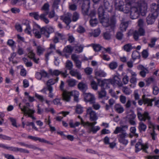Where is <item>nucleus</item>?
<instances>
[{
    "label": "nucleus",
    "instance_id": "1",
    "mask_svg": "<svg viewBox=\"0 0 159 159\" xmlns=\"http://www.w3.org/2000/svg\"><path fill=\"white\" fill-rule=\"evenodd\" d=\"M147 9V4L144 0H126L125 7L121 11L127 13L130 11V18L134 19L139 17L140 13L145 14Z\"/></svg>",
    "mask_w": 159,
    "mask_h": 159
},
{
    "label": "nucleus",
    "instance_id": "2",
    "mask_svg": "<svg viewBox=\"0 0 159 159\" xmlns=\"http://www.w3.org/2000/svg\"><path fill=\"white\" fill-rule=\"evenodd\" d=\"M98 12L100 22L102 25L106 27L110 26L111 30H114L116 22L115 18L114 17H112L109 20L108 18L104 17V11L101 6L99 7Z\"/></svg>",
    "mask_w": 159,
    "mask_h": 159
},
{
    "label": "nucleus",
    "instance_id": "3",
    "mask_svg": "<svg viewBox=\"0 0 159 159\" xmlns=\"http://www.w3.org/2000/svg\"><path fill=\"white\" fill-rule=\"evenodd\" d=\"M98 82L99 84L100 82L101 83L100 85L102 87H104L105 85L108 82H110L114 85H117L119 87H121L123 85L120 78L117 75L114 76L112 79H104L103 80H100L98 79Z\"/></svg>",
    "mask_w": 159,
    "mask_h": 159
},
{
    "label": "nucleus",
    "instance_id": "4",
    "mask_svg": "<svg viewBox=\"0 0 159 159\" xmlns=\"http://www.w3.org/2000/svg\"><path fill=\"white\" fill-rule=\"evenodd\" d=\"M142 108H139L138 109L137 115L139 120L140 121H145L146 120L148 121L151 119L149 113L146 111L142 112Z\"/></svg>",
    "mask_w": 159,
    "mask_h": 159
},
{
    "label": "nucleus",
    "instance_id": "5",
    "mask_svg": "<svg viewBox=\"0 0 159 159\" xmlns=\"http://www.w3.org/2000/svg\"><path fill=\"white\" fill-rule=\"evenodd\" d=\"M49 5L48 3H45L41 8L42 10L44 11V13L41 15V17L42 19L43 20V21L46 24H48L49 21V20L46 17L48 14L49 11Z\"/></svg>",
    "mask_w": 159,
    "mask_h": 159
},
{
    "label": "nucleus",
    "instance_id": "6",
    "mask_svg": "<svg viewBox=\"0 0 159 159\" xmlns=\"http://www.w3.org/2000/svg\"><path fill=\"white\" fill-rule=\"evenodd\" d=\"M87 115L89 117L90 120L91 121L96 120L98 117L96 113L91 107H89L86 110Z\"/></svg>",
    "mask_w": 159,
    "mask_h": 159
},
{
    "label": "nucleus",
    "instance_id": "7",
    "mask_svg": "<svg viewBox=\"0 0 159 159\" xmlns=\"http://www.w3.org/2000/svg\"><path fill=\"white\" fill-rule=\"evenodd\" d=\"M128 136V134L125 131H123L118 135L119 142L123 145H127L128 143V140L126 139Z\"/></svg>",
    "mask_w": 159,
    "mask_h": 159
},
{
    "label": "nucleus",
    "instance_id": "8",
    "mask_svg": "<svg viewBox=\"0 0 159 159\" xmlns=\"http://www.w3.org/2000/svg\"><path fill=\"white\" fill-rule=\"evenodd\" d=\"M148 147L147 143L143 144L142 143V141L140 140L136 144V152H138L141 150H143L144 152H147V149H148Z\"/></svg>",
    "mask_w": 159,
    "mask_h": 159
},
{
    "label": "nucleus",
    "instance_id": "9",
    "mask_svg": "<svg viewBox=\"0 0 159 159\" xmlns=\"http://www.w3.org/2000/svg\"><path fill=\"white\" fill-rule=\"evenodd\" d=\"M145 30L142 27H139L138 30H135L133 33V38L134 40L137 41L139 40V36H143L145 35Z\"/></svg>",
    "mask_w": 159,
    "mask_h": 159
},
{
    "label": "nucleus",
    "instance_id": "10",
    "mask_svg": "<svg viewBox=\"0 0 159 159\" xmlns=\"http://www.w3.org/2000/svg\"><path fill=\"white\" fill-rule=\"evenodd\" d=\"M42 28L37 24H35L33 26V33L35 36L37 38L39 39L41 36Z\"/></svg>",
    "mask_w": 159,
    "mask_h": 159
},
{
    "label": "nucleus",
    "instance_id": "11",
    "mask_svg": "<svg viewBox=\"0 0 159 159\" xmlns=\"http://www.w3.org/2000/svg\"><path fill=\"white\" fill-rule=\"evenodd\" d=\"M27 50L28 52V57L36 63L38 64L39 62V59L36 58L35 57V54L33 50L31 47H29L27 48Z\"/></svg>",
    "mask_w": 159,
    "mask_h": 159
},
{
    "label": "nucleus",
    "instance_id": "12",
    "mask_svg": "<svg viewBox=\"0 0 159 159\" xmlns=\"http://www.w3.org/2000/svg\"><path fill=\"white\" fill-rule=\"evenodd\" d=\"M42 30V33L47 38L49 37V34L54 32V29L50 26L43 27Z\"/></svg>",
    "mask_w": 159,
    "mask_h": 159
},
{
    "label": "nucleus",
    "instance_id": "13",
    "mask_svg": "<svg viewBox=\"0 0 159 159\" xmlns=\"http://www.w3.org/2000/svg\"><path fill=\"white\" fill-rule=\"evenodd\" d=\"M157 16V13H155V14L150 13L146 18V22L148 24L152 25L153 24Z\"/></svg>",
    "mask_w": 159,
    "mask_h": 159
},
{
    "label": "nucleus",
    "instance_id": "14",
    "mask_svg": "<svg viewBox=\"0 0 159 159\" xmlns=\"http://www.w3.org/2000/svg\"><path fill=\"white\" fill-rule=\"evenodd\" d=\"M128 122L130 125H135L136 124L134 120L136 117L135 115L133 112H131L126 116Z\"/></svg>",
    "mask_w": 159,
    "mask_h": 159
},
{
    "label": "nucleus",
    "instance_id": "15",
    "mask_svg": "<svg viewBox=\"0 0 159 159\" xmlns=\"http://www.w3.org/2000/svg\"><path fill=\"white\" fill-rule=\"evenodd\" d=\"M71 14L70 13H68L61 16V19L67 25V27H68V28H70L69 25L71 22Z\"/></svg>",
    "mask_w": 159,
    "mask_h": 159
},
{
    "label": "nucleus",
    "instance_id": "16",
    "mask_svg": "<svg viewBox=\"0 0 159 159\" xmlns=\"http://www.w3.org/2000/svg\"><path fill=\"white\" fill-rule=\"evenodd\" d=\"M124 2L122 0H116L115 2V9L117 10L121 11L122 10Z\"/></svg>",
    "mask_w": 159,
    "mask_h": 159
},
{
    "label": "nucleus",
    "instance_id": "17",
    "mask_svg": "<svg viewBox=\"0 0 159 159\" xmlns=\"http://www.w3.org/2000/svg\"><path fill=\"white\" fill-rule=\"evenodd\" d=\"M48 73L44 70H41L39 72L35 74L36 78L39 80H41L42 77H46L48 76Z\"/></svg>",
    "mask_w": 159,
    "mask_h": 159
},
{
    "label": "nucleus",
    "instance_id": "18",
    "mask_svg": "<svg viewBox=\"0 0 159 159\" xmlns=\"http://www.w3.org/2000/svg\"><path fill=\"white\" fill-rule=\"evenodd\" d=\"M62 97L63 100L67 102H69L70 100L71 95L70 92L64 91L62 93Z\"/></svg>",
    "mask_w": 159,
    "mask_h": 159
},
{
    "label": "nucleus",
    "instance_id": "19",
    "mask_svg": "<svg viewBox=\"0 0 159 159\" xmlns=\"http://www.w3.org/2000/svg\"><path fill=\"white\" fill-rule=\"evenodd\" d=\"M85 100L91 103L95 100L94 96L90 93H85L84 94Z\"/></svg>",
    "mask_w": 159,
    "mask_h": 159
},
{
    "label": "nucleus",
    "instance_id": "20",
    "mask_svg": "<svg viewBox=\"0 0 159 159\" xmlns=\"http://www.w3.org/2000/svg\"><path fill=\"white\" fill-rule=\"evenodd\" d=\"M151 13L153 14H155V13H157V16H158V12L159 11V3L158 2L157 5L155 3H153L151 7Z\"/></svg>",
    "mask_w": 159,
    "mask_h": 159
},
{
    "label": "nucleus",
    "instance_id": "21",
    "mask_svg": "<svg viewBox=\"0 0 159 159\" xmlns=\"http://www.w3.org/2000/svg\"><path fill=\"white\" fill-rule=\"evenodd\" d=\"M95 77H104L107 75V73L103 70L98 69L94 71Z\"/></svg>",
    "mask_w": 159,
    "mask_h": 159
},
{
    "label": "nucleus",
    "instance_id": "22",
    "mask_svg": "<svg viewBox=\"0 0 159 159\" xmlns=\"http://www.w3.org/2000/svg\"><path fill=\"white\" fill-rule=\"evenodd\" d=\"M135 48L133 46L132 44L130 43L126 44L122 48L123 50L127 52H130L133 49Z\"/></svg>",
    "mask_w": 159,
    "mask_h": 159
},
{
    "label": "nucleus",
    "instance_id": "23",
    "mask_svg": "<svg viewBox=\"0 0 159 159\" xmlns=\"http://www.w3.org/2000/svg\"><path fill=\"white\" fill-rule=\"evenodd\" d=\"M114 109L115 111L119 114L122 113L124 111L123 107L119 104H116L114 106Z\"/></svg>",
    "mask_w": 159,
    "mask_h": 159
},
{
    "label": "nucleus",
    "instance_id": "24",
    "mask_svg": "<svg viewBox=\"0 0 159 159\" xmlns=\"http://www.w3.org/2000/svg\"><path fill=\"white\" fill-rule=\"evenodd\" d=\"M143 98L144 101V104H147V106H152V102L155 100V98L150 99L145 98V95L143 96Z\"/></svg>",
    "mask_w": 159,
    "mask_h": 159
},
{
    "label": "nucleus",
    "instance_id": "25",
    "mask_svg": "<svg viewBox=\"0 0 159 159\" xmlns=\"http://www.w3.org/2000/svg\"><path fill=\"white\" fill-rule=\"evenodd\" d=\"M78 89L83 92H85L87 89V85L83 82H80L78 85Z\"/></svg>",
    "mask_w": 159,
    "mask_h": 159
},
{
    "label": "nucleus",
    "instance_id": "26",
    "mask_svg": "<svg viewBox=\"0 0 159 159\" xmlns=\"http://www.w3.org/2000/svg\"><path fill=\"white\" fill-rule=\"evenodd\" d=\"M34 110L30 109L29 110H28V111H26L25 112V115H28V117H31L34 120H35L36 118L33 116V114H34Z\"/></svg>",
    "mask_w": 159,
    "mask_h": 159
},
{
    "label": "nucleus",
    "instance_id": "27",
    "mask_svg": "<svg viewBox=\"0 0 159 159\" xmlns=\"http://www.w3.org/2000/svg\"><path fill=\"white\" fill-rule=\"evenodd\" d=\"M128 126L127 125L123 126L122 127H116L115 130L114 131V133L115 134H118V133H121L123 131H125L123 130V128H125L128 129Z\"/></svg>",
    "mask_w": 159,
    "mask_h": 159
},
{
    "label": "nucleus",
    "instance_id": "28",
    "mask_svg": "<svg viewBox=\"0 0 159 159\" xmlns=\"http://www.w3.org/2000/svg\"><path fill=\"white\" fill-rule=\"evenodd\" d=\"M84 46L81 45H76L73 48L75 50V52L80 53L83 50Z\"/></svg>",
    "mask_w": 159,
    "mask_h": 159
},
{
    "label": "nucleus",
    "instance_id": "29",
    "mask_svg": "<svg viewBox=\"0 0 159 159\" xmlns=\"http://www.w3.org/2000/svg\"><path fill=\"white\" fill-rule=\"evenodd\" d=\"M138 127V129L140 132H145L147 129V126L142 122H139Z\"/></svg>",
    "mask_w": 159,
    "mask_h": 159
},
{
    "label": "nucleus",
    "instance_id": "30",
    "mask_svg": "<svg viewBox=\"0 0 159 159\" xmlns=\"http://www.w3.org/2000/svg\"><path fill=\"white\" fill-rule=\"evenodd\" d=\"M71 96H73L74 97V100L75 101L78 102V97L79 93L78 91L76 90H73L70 92Z\"/></svg>",
    "mask_w": 159,
    "mask_h": 159
},
{
    "label": "nucleus",
    "instance_id": "31",
    "mask_svg": "<svg viewBox=\"0 0 159 159\" xmlns=\"http://www.w3.org/2000/svg\"><path fill=\"white\" fill-rule=\"evenodd\" d=\"M29 15L34 18L36 20H39L40 19L42 20L43 21V20L41 19V15H39L38 12H32L29 13Z\"/></svg>",
    "mask_w": 159,
    "mask_h": 159
},
{
    "label": "nucleus",
    "instance_id": "32",
    "mask_svg": "<svg viewBox=\"0 0 159 159\" xmlns=\"http://www.w3.org/2000/svg\"><path fill=\"white\" fill-rule=\"evenodd\" d=\"M45 51V49L43 47L40 45L37 46L36 48V52L38 55L40 56Z\"/></svg>",
    "mask_w": 159,
    "mask_h": 159
},
{
    "label": "nucleus",
    "instance_id": "33",
    "mask_svg": "<svg viewBox=\"0 0 159 159\" xmlns=\"http://www.w3.org/2000/svg\"><path fill=\"white\" fill-rule=\"evenodd\" d=\"M13 152H20L24 153H29V151L26 149L22 148H19L16 147H14Z\"/></svg>",
    "mask_w": 159,
    "mask_h": 159
},
{
    "label": "nucleus",
    "instance_id": "34",
    "mask_svg": "<svg viewBox=\"0 0 159 159\" xmlns=\"http://www.w3.org/2000/svg\"><path fill=\"white\" fill-rule=\"evenodd\" d=\"M89 127V130L90 132H92L93 133L95 134L98 130H100V128L98 126H87Z\"/></svg>",
    "mask_w": 159,
    "mask_h": 159
},
{
    "label": "nucleus",
    "instance_id": "35",
    "mask_svg": "<svg viewBox=\"0 0 159 159\" xmlns=\"http://www.w3.org/2000/svg\"><path fill=\"white\" fill-rule=\"evenodd\" d=\"M118 63L116 61H112L108 65V67L112 70L116 69L118 67Z\"/></svg>",
    "mask_w": 159,
    "mask_h": 159
},
{
    "label": "nucleus",
    "instance_id": "36",
    "mask_svg": "<svg viewBox=\"0 0 159 159\" xmlns=\"http://www.w3.org/2000/svg\"><path fill=\"white\" fill-rule=\"evenodd\" d=\"M128 25V23L127 22H122L120 25V29L122 31H126Z\"/></svg>",
    "mask_w": 159,
    "mask_h": 159
},
{
    "label": "nucleus",
    "instance_id": "37",
    "mask_svg": "<svg viewBox=\"0 0 159 159\" xmlns=\"http://www.w3.org/2000/svg\"><path fill=\"white\" fill-rule=\"evenodd\" d=\"M48 17L50 18L55 17L57 20L58 18V16L56 14L54 10H52L49 12H48Z\"/></svg>",
    "mask_w": 159,
    "mask_h": 159
},
{
    "label": "nucleus",
    "instance_id": "38",
    "mask_svg": "<svg viewBox=\"0 0 159 159\" xmlns=\"http://www.w3.org/2000/svg\"><path fill=\"white\" fill-rule=\"evenodd\" d=\"M58 78L57 77L56 79H51L48 80L47 83V88L49 86H51V85L54 84L58 81Z\"/></svg>",
    "mask_w": 159,
    "mask_h": 159
},
{
    "label": "nucleus",
    "instance_id": "39",
    "mask_svg": "<svg viewBox=\"0 0 159 159\" xmlns=\"http://www.w3.org/2000/svg\"><path fill=\"white\" fill-rule=\"evenodd\" d=\"M0 147L12 152L14 148L13 146H9L2 143L0 144Z\"/></svg>",
    "mask_w": 159,
    "mask_h": 159
},
{
    "label": "nucleus",
    "instance_id": "40",
    "mask_svg": "<svg viewBox=\"0 0 159 159\" xmlns=\"http://www.w3.org/2000/svg\"><path fill=\"white\" fill-rule=\"evenodd\" d=\"M94 50L96 52H98L102 49H103V47H101L98 44H92Z\"/></svg>",
    "mask_w": 159,
    "mask_h": 159
},
{
    "label": "nucleus",
    "instance_id": "41",
    "mask_svg": "<svg viewBox=\"0 0 159 159\" xmlns=\"http://www.w3.org/2000/svg\"><path fill=\"white\" fill-rule=\"evenodd\" d=\"M75 111L78 114L82 113L83 111V107L80 105H77L76 107Z\"/></svg>",
    "mask_w": 159,
    "mask_h": 159
},
{
    "label": "nucleus",
    "instance_id": "42",
    "mask_svg": "<svg viewBox=\"0 0 159 159\" xmlns=\"http://www.w3.org/2000/svg\"><path fill=\"white\" fill-rule=\"evenodd\" d=\"M157 40V39L155 37H153L151 39L150 43L148 44V46L152 48L155 45V42Z\"/></svg>",
    "mask_w": 159,
    "mask_h": 159
},
{
    "label": "nucleus",
    "instance_id": "43",
    "mask_svg": "<svg viewBox=\"0 0 159 159\" xmlns=\"http://www.w3.org/2000/svg\"><path fill=\"white\" fill-rule=\"evenodd\" d=\"M66 67L69 70H71L73 67L72 62L69 60H67L66 63Z\"/></svg>",
    "mask_w": 159,
    "mask_h": 159
},
{
    "label": "nucleus",
    "instance_id": "44",
    "mask_svg": "<svg viewBox=\"0 0 159 159\" xmlns=\"http://www.w3.org/2000/svg\"><path fill=\"white\" fill-rule=\"evenodd\" d=\"M79 14L77 12L75 11L73 13L72 16V20L73 21H76L79 18Z\"/></svg>",
    "mask_w": 159,
    "mask_h": 159
},
{
    "label": "nucleus",
    "instance_id": "45",
    "mask_svg": "<svg viewBox=\"0 0 159 159\" xmlns=\"http://www.w3.org/2000/svg\"><path fill=\"white\" fill-rule=\"evenodd\" d=\"M73 49V48H72L70 46L68 45L64 48L63 52L66 53H71Z\"/></svg>",
    "mask_w": 159,
    "mask_h": 159
},
{
    "label": "nucleus",
    "instance_id": "46",
    "mask_svg": "<svg viewBox=\"0 0 159 159\" xmlns=\"http://www.w3.org/2000/svg\"><path fill=\"white\" fill-rule=\"evenodd\" d=\"M68 84L70 87H73L76 84V80L73 79H70L67 80Z\"/></svg>",
    "mask_w": 159,
    "mask_h": 159
},
{
    "label": "nucleus",
    "instance_id": "47",
    "mask_svg": "<svg viewBox=\"0 0 159 159\" xmlns=\"http://www.w3.org/2000/svg\"><path fill=\"white\" fill-rule=\"evenodd\" d=\"M81 123L83 124L84 126H94L97 123L96 122H94L92 123H90L89 122H84L83 121V119L82 118H81Z\"/></svg>",
    "mask_w": 159,
    "mask_h": 159
},
{
    "label": "nucleus",
    "instance_id": "48",
    "mask_svg": "<svg viewBox=\"0 0 159 159\" xmlns=\"http://www.w3.org/2000/svg\"><path fill=\"white\" fill-rule=\"evenodd\" d=\"M98 97L100 98H102L106 96V93L104 89H102L100 91H98Z\"/></svg>",
    "mask_w": 159,
    "mask_h": 159
},
{
    "label": "nucleus",
    "instance_id": "49",
    "mask_svg": "<svg viewBox=\"0 0 159 159\" xmlns=\"http://www.w3.org/2000/svg\"><path fill=\"white\" fill-rule=\"evenodd\" d=\"M91 104H93L92 107L93 109L95 110H99L101 107L100 104L98 102H95L94 101Z\"/></svg>",
    "mask_w": 159,
    "mask_h": 159
},
{
    "label": "nucleus",
    "instance_id": "50",
    "mask_svg": "<svg viewBox=\"0 0 159 159\" xmlns=\"http://www.w3.org/2000/svg\"><path fill=\"white\" fill-rule=\"evenodd\" d=\"M48 90L49 91V93L48 94V96L51 98H53L54 97V94L52 93L53 88L52 86L48 87L47 88Z\"/></svg>",
    "mask_w": 159,
    "mask_h": 159
},
{
    "label": "nucleus",
    "instance_id": "51",
    "mask_svg": "<svg viewBox=\"0 0 159 159\" xmlns=\"http://www.w3.org/2000/svg\"><path fill=\"white\" fill-rule=\"evenodd\" d=\"M49 72L52 75L57 76L61 73V71L58 70H49Z\"/></svg>",
    "mask_w": 159,
    "mask_h": 159
},
{
    "label": "nucleus",
    "instance_id": "52",
    "mask_svg": "<svg viewBox=\"0 0 159 159\" xmlns=\"http://www.w3.org/2000/svg\"><path fill=\"white\" fill-rule=\"evenodd\" d=\"M136 129L135 127H131L130 129V131L131 134L134 135V136L136 137H138V134L136 133Z\"/></svg>",
    "mask_w": 159,
    "mask_h": 159
},
{
    "label": "nucleus",
    "instance_id": "53",
    "mask_svg": "<svg viewBox=\"0 0 159 159\" xmlns=\"http://www.w3.org/2000/svg\"><path fill=\"white\" fill-rule=\"evenodd\" d=\"M139 56V54L138 51H135L133 52L132 57L133 59L135 60L138 58Z\"/></svg>",
    "mask_w": 159,
    "mask_h": 159
},
{
    "label": "nucleus",
    "instance_id": "54",
    "mask_svg": "<svg viewBox=\"0 0 159 159\" xmlns=\"http://www.w3.org/2000/svg\"><path fill=\"white\" fill-rule=\"evenodd\" d=\"M100 33V30L99 29L95 30L93 33H91V36H93L94 37H97L99 35Z\"/></svg>",
    "mask_w": 159,
    "mask_h": 159
},
{
    "label": "nucleus",
    "instance_id": "55",
    "mask_svg": "<svg viewBox=\"0 0 159 159\" xmlns=\"http://www.w3.org/2000/svg\"><path fill=\"white\" fill-rule=\"evenodd\" d=\"M27 148H30L34 150L37 149L40 150L42 151H43L44 150L42 149L39 148L35 146V145L33 144H27Z\"/></svg>",
    "mask_w": 159,
    "mask_h": 159
},
{
    "label": "nucleus",
    "instance_id": "56",
    "mask_svg": "<svg viewBox=\"0 0 159 159\" xmlns=\"http://www.w3.org/2000/svg\"><path fill=\"white\" fill-rule=\"evenodd\" d=\"M55 51V50H52V49H48V52L45 55L46 61H47L48 60L49 56L52 54Z\"/></svg>",
    "mask_w": 159,
    "mask_h": 159
},
{
    "label": "nucleus",
    "instance_id": "57",
    "mask_svg": "<svg viewBox=\"0 0 159 159\" xmlns=\"http://www.w3.org/2000/svg\"><path fill=\"white\" fill-rule=\"evenodd\" d=\"M149 72V70L147 68L145 69V70L141 71L139 72V75L142 77H144Z\"/></svg>",
    "mask_w": 159,
    "mask_h": 159
},
{
    "label": "nucleus",
    "instance_id": "58",
    "mask_svg": "<svg viewBox=\"0 0 159 159\" xmlns=\"http://www.w3.org/2000/svg\"><path fill=\"white\" fill-rule=\"evenodd\" d=\"M104 6L105 9L107 10L108 11L111 10L112 7L108 2H104Z\"/></svg>",
    "mask_w": 159,
    "mask_h": 159
},
{
    "label": "nucleus",
    "instance_id": "59",
    "mask_svg": "<svg viewBox=\"0 0 159 159\" xmlns=\"http://www.w3.org/2000/svg\"><path fill=\"white\" fill-rule=\"evenodd\" d=\"M123 92L126 95H129L131 93V90L126 87H123L122 89Z\"/></svg>",
    "mask_w": 159,
    "mask_h": 159
},
{
    "label": "nucleus",
    "instance_id": "60",
    "mask_svg": "<svg viewBox=\"0 0 159 159\" xmlns=\"http://www.w3.org/2000/svg\"><path fill=\"white\" fill-rule=\"evenodd\" d=\"M155 80V79L154 77H151L147 79L146 80V82L149 85L153 83L154 81Z\"/></svg>",
    "mask_w": 159,
    "mask_h": 159
},
{
    "label": "nucleus",
    "instance_id": "61",
    "mask_svg": "<svg viewBox=\"0 0 159 159\" xmlns=\"http://www.w3.org/2000/svg\"><path fill=\"white\" fill-rule=\"evenodd\" d=\"M91 86L93 89L94 90L98 89V84L94 80H92L91 82Z\"/></svg>",
    "mask_w": 159,
    "mask_h": 159
},
{
    "label": "nucleus",
    "instance_id": "62",
    "mask_svg": "<svg viewBox=\"0 0 159 159\" xmlns=\"http://www.w3.org/2000/svg\"><path fill=\"white\" fill-rule=\"evenodd\" d=\"M90 23L92 26H94L98 24L97 20L96 18L91 19L90 21Z\"/></svg>",
    "mask_w": 159,
    "mask_h": 159
},
{
    "label": "nucleus",
    "instance_id": "63",
    "mask_svg": "<svg viewBox=\"0 0 159 159\" xmlns=\"http://www.w3.org/2000/svg\"><path fill=\"white\" fill-rule=\"evenodd\" d=\"M68 35V41L69 43H74L75 41L74 37L70 34H69Z\"/></svg>",
    "mask_w": 159,
    "mask_h": 159
},
{
    "label": "nucleus",
    "instance_id": "64",
    "mask_svg": "<svg viewBox=\"0 0 159 159\" xmlns=\"http://www.w3.org/2000/svg\"><path fill=\"white\" fill-rule=\"evenodd\" d=\"M123 37V34L122 32H118L116 34L117 39L119 40H121Z\"/></svg>",
    "mask_w": 159,
    "mask_h": 159
}]
</instances>
